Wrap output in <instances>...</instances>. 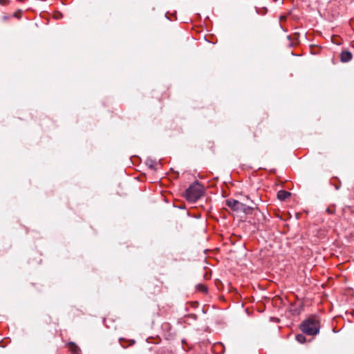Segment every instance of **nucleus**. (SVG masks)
<instances>
[{"label": "nucleus", "mask_w": 354, "mask_h": 354, "mask_svg": "<svg viewBox=\"0 0 354 354\" xmlns=\"http://www.w3.org/2000/svg\"><path fill=\"white\" fill-rule=\"evenodd\" d=\"M320 323L315 316H310L302 322L300 325L301 330L308 335H315L319 332Z\"/></svg>", "instance_id": "obj_1"}, {"label": "nucleus", "mask_w": 354, "mask_h": 354, "mask_svg": "<svg viewBox=\"0 0 354 354\" xmlns=\"http://www.w3.org/2000/svg\"><path fill=\"white\" fill-rule=\"evenodd\" d=\"M203 193V190L201 185L195 183L187 189L185 193V197L188 201L194 203L201 197Z\"/></svg>", "instance_id": "obj_2"}, {"label": "nucleus", "mask_w": 354, "mask_h": 354, "mask_svg": "<svg viewBox=\"0 0 354 354\" xmlns=\"http://www.w3.org/2000/svg\"><path fill=\"white\" fill-rule=\"evenodd\" d=\"M226 205L234 211L241 212L244 207V203L234 199H228L226 201Z\"/></svg>", "instance_id": "obj_3"}, {"label": "nucleus", "mask_w": 354, "mask_h": 354, "mask_svg": "<svg viewBox=\"0 0 354 354\" xmlns=\"http://www.w3.org/2000/svg\"><path fill=\"white\" fill-rule=\"evenodd\" d=\"M71 354H80V348L73 342L67 344Z\"/></svg>", "instance_id": "obj_4"}, {"label": "nucleus", "mask_w": 354, "mask_h": 354, "mask_svg": "<svg viewBox=\"0 0 354 354\" xmlns=\"http://www.w3.org/2000/svg\"><path fill=\"white\" fill-rule=\"evenodd\" d=\"M352 59V54L347 50L342 51L341 53V61L343 62H349Z\"/></svg>", "instance_id": "obj_5"}, {"label": "nucleus", "mask_w": 354, "mask_h": 354, "mask_svg": "<svg viewBox=\"0 0 354 354\" xmlns=\"http://www.w3.org/2000/svg\"><path fill=\"white\" fill-rule=\"evenodd\" d=\"M290 193L285 190H280L277 193V198L280 201H285L286 198L290 197Z\"/></svg>", "instance_id": "obj_6"}, {"label": "nucleus", "mask_w": 354, "mask_h": 354, "mask_svg": "<svg viewBox=\"0 0 354 354\" xmlns=\"http://www.w3.org/2000/svg\"><path fill=\"white\" fill-rule=\"evenodd\" d=\"M253 209L254 207L244 204V207L241 210V212H243L245 214H250Z\"/></svg>", "instance_id": "obj_7"}, {"label": "nucleus", "mask_w": 354, "mask_h": 354, "mask_svg": "<svg viewBox=\"0 0 354 354\" xmlns=\"http://www.w3.org/2000/svg\"><path fill=\"white\" fill-rule=\"evenodd\" d=\"M296 339L298 342L303 344L306 342V337L302 334H298L296 336Z\"/></svg>", "instance_id": "obj_8"}, {"label": "nucleus", "mask_w": 354, "mask_h": 354, "mask_svg": "<svg viewBox=\"0 0 354 354\" xmlns=\"http://www.w3.org/2000/svg\"><path fill=\"white\" fill-rule=\"evenodd\" d=\"M197 290L200 292H206L207 290V288H206L205 286H204L203 284H198L197 286Z\"/></svg>", "instance_id": "obj_9"}, {"label": "nucleus", "mask_w": 354, "mask_h": 354, "mask_svg": "<svg viewBox=\"0 0 354 354\" xmlns=\"http://www.w3.org/2000/svg\"><path fill=\"white\" fill-rule=\"evenodd\" d=\"M326 212L328 214H333L335 212V207L334 205H332V206H329L327 209H326Z\"/></svg>", "instance_id": "obj_10"}, {"label": "nucleus", "mask_w": 354, "mask_h": 354, "mask_svg": "<svg viewBox=\"0 0 354 354\" xmlns=\"http://www.w3.org/2000/svg\"><path fill=\"white\" fill-rule=\"evenodd\" d=\"M61 17H62V14H60V13H57V14H55L54 15V17L56 18V19H59Z\"/></svg>", "instance_id": "obj_11"}, {"label": "nucleus", "mask_w": 354, "mask_h": 354, "mask_svg": "<svg viewBox=\"0 0 354 354\" xmlns=\"http://www.w3.org/2000/svg\"><path fill=\"white\" fill-rule=\"evenodd\" d=\"M286 19V17H281V18H280V19H281V20H283V19Z\"/></svg>", "instance_id": "obj_12"}]
</instances>
